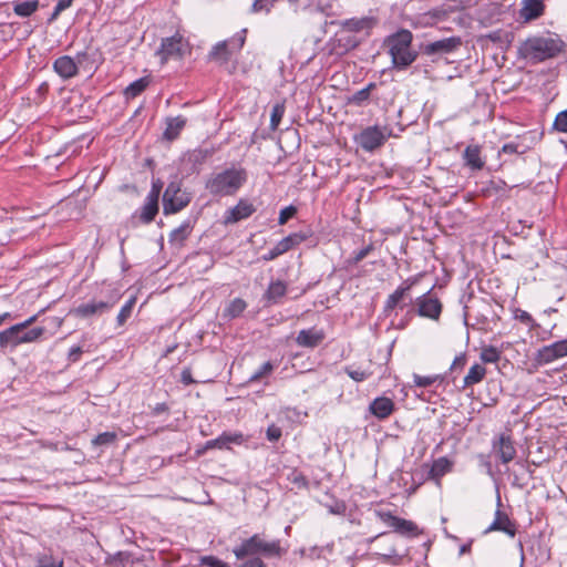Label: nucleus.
<instances>
[{
	"instance_id": "nucleus-1",
	"label": "nucleus",
	"mask_w": 567,
	"mask_h": 567,
	"mask_svg": "<svg viewBox=\"0 0 567 567\" xmlns=\"http://www.w3.org/2000/svg\"><path fill=\"white\" fill-rule=\"evenodd\" d=\"M247 181V173L244 168L225 169L213 176L206 184L213 195H234Z\"/></svg>"
},
{
	"instance_id": "nucleus-2",
	"label": "nucleus",
	"mask_w": 567,
	"mask_h": 567,
	"mask_svg": "<svg viewBox=\"0 0 567 567\" xmlns=\"http://www.w3.org/2000/svg\"><path fill=\"white\" fill-rule=\"evenodd\" d=\"M412 33L408 30H401L388 39L389 53L394 66L404 69L409 66L416 58L411 51Z\"/></svg>"
},
{
	"instance_id": "nucleus-3",
	"label": "nucleus",
	"mask_w": 567,
	"mask_h": 567,
	"mask_svg": "<svg viewBox=\"0 0 567 567\" xmlns=\"http://www.w3.org/2000/svg\"><path fill=\"white\" fill-rule=\"evenodd\" d=\"M24 330L25 329L22 327L14 324L3 331H0V348H16L22 343L37 342L45 331L42 327H37L29 331Z\"/></svg>"
},
{
	"instance_id": "nucleus-4",
	"label": "nucleus",
	"mask_w": 567,
	"mask_h": 567,
	"mask_svg": "<svg viewBox=\"0 0 567 567\" xmlns=\"http://www.w3.org/2000/svg\"><path fill=\"white\" fill-rule=\"evenodd\" d=\"M523 50L527 56L543 61L560 52L561 41L555 38L536 37L528 39L524 43Z\"/></svg>"
},
{
	"instance_id": "nucleus-5",
	"label": "nucleus",
	"mask_w": 567,
	"mask_h": 567,
	"mask_svg": "<svg viewBox=\"0 0 567 567\" xmlns=\"http://www.w3.org/2000/svg\"><path fill=\"white\" fill-rule=\"evenodd\" d=\"M234 554L238 559L255 554L277 556L280 554V546L278 542H266L258 535H254L244 542L239 547L235 548Z\"/></svg>"
},
{
	"instance_id": "nucleus-6",
	"label": "nucleus",
	"mask_w": 567,
	"mask_h": 567,
	"mask_svg": "<svg viewBox=\"0 0 567 567\" xmlns=\"http://www.w3.org/2000/svg\"><path fill=\"white\" fill-rule=\"evenodd\" d=\"M390 134L386 126H369L358 135L357 142L364 151L372 152L383 145Z\"/></svg>"
},
{
	"instance_id": "nucleus-7",
	"label": "nucleus",
	"mask_w": 567,
	"mask_h": 567,
	"mask_svg": "<svg viewBox=\"0 0 567 567\" xmlns=\"http://www.w3.org/2000/svg\"><path fill=\"white\" fill-rule=\"evenodd\" d=\"M189 52L188 43L181 35L166 38L162 41L161 49L157 54L161 56L162 63L169 59H182Z\"/></svg>"
},
{
	"instance_id": "nucleus-8",
	"label": "nucleus",
	"mask_w": 567,
	"mask_h": 567,
	"mask_svg": "<svg viewBox=\"0 0 567 567\" xmlns=\"http://www.w3.org/2000/svg\"><path fill=\"white\" fill-rule=\"evenodd\" d=\"M163 200L164 213L172 214L186 207L190 202V196L182 192L177 183H171L164 193Z\"/></svg>"
},
{
	"instance_id": "nucleus-9",
	"label": "nucleus",
	"mask_w": 567,
	"mask_h": 567,
	"mask_svg": "<svg viewBox=\"0 0 567 567\" xmlns=\"http://www.w3.org/2000/svg\"><path fill=\"white\" fill-rule=\"evenodd\" d=\"M377 516L401 535L416 536L419 534V528L412 520L400 518L385 511L377 512Z\"/></svg>"
},
{
	"instance_id": "nucleus-10",
	"label": "nucleus",
	"mask_w": 567,
	"mask_h": 567,
	"mask_svg": "<svg viewBox=\"0 0 567 567\" xmlns=\"http://www.w3.org/2000/svg\"><path fill=\"white\" fill-rule=\"evenodd\" d=\"M566 355L567 339L540 348L536 354V360L540 364H547Z\"/></svg>"
},
{
	"instance_id": "nucleus-11",
	"label": "nucleus",
	"mask_w": 567,
	"mask_h": 567,
	"mask_svg": "<svg viewBox=\"0 0 567 567\" xmlns=\"http://www.w3.org/2000/svg\"><path fill=\"white\" fill-rule=\"evenodd\" d=\"M492 532H503L509 537H514L516 534V527L506 513L497 509L493 523L485 529L484 533L488 534Z\"/></svg>"
},
{
	"instance_id": "nucleus-12",
	"label": "nucleus",
	"mask_w": 567,
	"mask_h": 567,
	"mask_svg": "<svg viewBox=\"0 0 567 567\" xmlns=\"http://www.w3.org/2000/svg\"><path fill=\"white\" fill-rule=\"evenodd\" d=\"M417 307L419 315L430 319H437L442 310L440 301L427 295H424L417 299Z\"/></svg>"
},
{
	"instance_id": "nucleus-13",
	"label": "nucleus",
	"mask_w": 567,
	"mask_h": 567,
	"mask_svg": "<svg viewBox=\"0 0 567 567\" xmlns=\"http://www.w3.org/2000/svg\"><path fill=\"white\" fill-rule=\"evenodd\" d=\"M461 44L458 38H446L439 41L431 42L424 47V53L443 54L453 52Z\"/></svg>"
},
{
	"instance_id": "nucleus-14",
	"label": "nucleus",
	"mask_w": 567,
	"mask_h": 567,
	"mask_svg": "<svg viewBox=\"0 0 567 567\" xmlns=\"http://www.w3.org/2000/svg\"><path fill=\"white\" fill-rule=\"evenodd\" d=\"M254 210L255 209L251 204L240 200L235 207L226 212L224 224H235L241 219L248 218Z\"/></svg>"
},
{
	"instance_id": "nucleus-15",
	"label": "nucleus",
	"mask_w": 567,
	"mask_h": 567,
	"mask_svg": "<svg viewBox=\"0 0 567 567\" xmlns=\"http://www.w3.org/2000/svg\"><path fill=\"white\" fill-rule=\"evenodd\" d=\"M112 306L110 303L104 301H92L72 309L71 313L80 318H87L95 315H101L107 311Z\"/></svg>"
},
{
	"instance_id": "nucleus-16",
	"label": "nucleus",
	"mask_w": 567,
	"mask_h": 567,
	"mask_svg": "<svg viewBox=\"0 0 567 567\" xmlns=\"http://www.w3.org/2000/svg\"><path fill=\"white\" fill-rule=\"evenodd\" d=\"M53 68L54 71L63 79H70L78 73V65L69 55H63L56 59Z\"/></svg>"
},
{
	"instance_id": "nucleus-17",
	"label": "nucleus",
	"mask_w": 567,
	"mask_h": 567,
	"mask_svg": "<svg viewBox=\"0 0 567 567\" xmlns=\"http://www.w3.org/2000/svg\"><path fill=\"white\" fill-rule=\"evenodd\" d=\"M393 401L385 396L374 399L369 406L370 412L378 419L388 417L393 412Z\"/></svg>"
},
{
	"instance_id": "nucleus-18",
	"label": "nucleus",
	"mask_w": 567,
	"mask_h": 567,
	"mask_svg": "<svg viewBox=\"0 0 567 567\" xmlns=\"http://www.w3.org/2000/svg\"><path fill=\"white\" fill-rule=\"evenodd\" d=\"M324 338V333L321 330L317 329H308L301 330L297 338L296 342L300 347L313 348L318 346Z\"/></svg>"
},
{
	"instance_id": "nucleus-19",
	"label": "nucleus",
	"mask_w": 567,
	"mask_h": 567,
	"mask_svg": "<svg viewBox=\"0 0 567 567\" xmlns=\"http://www.w3.org/2000/svg\"><path fill=\"white\" fill-rule=\"evenodd\" d=\"M494 449L498 453L503 463L513 461L516 455L513 442L505 435L499 436L498 443L494 445Z\"/></svg>"
},
{
	"instance_id": "nucleus-20",
	"label": "nucleus",
	"mask_w": 567,
	"mask_h": 567,
	"mask_svg": "<svg viewBox=\"0 0 567 567\" xmlns=\"http://www.w3.org/2000/svg\"><path fill=\"white\" fill-rule=\"evenodd\" d=\"M543 12L544 3L542 0H524L520 17L526 21H530L540 17Z\"/></svg>"
},
{
	"instance_id": "nucleus-21",
	"label": "nucleus",
	"mask_w": 567,
	"mask_h": 567,
	"mask_svg": "<svg viewBox=\"0 0 567 567\" xmlns=\"http://www.w3.org/2000/svg\"><path fill=\"white\" fill-rule=\"evenodd\" d=\"M308 238V235L303 233H293L289 236L281 239L279 243H277L275 246L277 247V250L282 255L287 252L288 250L297 247L301 243H303Z\"/></svg>"
},
{
	"instance_id": "nucleus-22",
	"label": "nucleus",
	"mask_w": 567,
	"mask_h": 567,
	"mask_svg": "<svg viewBox=\"0 0 567 567\" xmlns=\"http://www.w3.org/2000/svg\"><path fill=\"white\" fill-rule=\"evenodd\" d=\"M464 159L467 166L472 169L478 171L484 166V161L481 158V148L477 145H470L464 151Z\"/></svg>"
},
{
	"instance_id": "nucleus-23",
	"label": "nucleus",
	"mask_w": 567,
	"mask_h": 567,
	"mask_svg": "<svg viewBox=\"0 0 567 567\" xmlns=\"http://www.w3.org/2000/svg\"><path fill=\"white\" fill-rule=\"evenodd\" d=\"M413 284V281L409 284L406 282L405 286L399 287L393 293H391L385 301L384 311H390L400 305V302H402L408 296V292L410 291Z\"/></svg>"
},
{
	"instance_id": "nucleus-24",
	"label": "nucleus",
	"mask_w": 567,
	"mask_h": 567,
	"mask_svg": "<svg viewBox=\"0 0 567 567\" xmlns=\"http://www.w3.org/2000/svg\"><path fill=\"white\" fill-rule=\"evenodd\" d=\"M374 20L372 18H353L346 20L342 23L343 29L350 32H360L364 30H369L373 27Z\"/></svg>"
},
{
	"instance_id": "nucleus-25",
	"label": "nucleus",
	"mask_w": 567,
	"mask_h": 567,
	"mask_svg": "<svg viewBox=\"0 0 567 567\" xmlns=\"http://www.w3.org/2000/svg\"><path fill=\"white\" fill-rule=\"evenodd\" d=\"M158 200L156 192H150L147 200L143 206L141 218L145 223H151L158 212Z\"/></svg>"
},
{
	"instance_id": "nucleus-26",
	"label": "nucleus",
	"mask_w": 567,
	"mask_h": 567,
	"mask_svg": "<svg viewBox=\"0 0 567 567\" xmlns=\"http://www.w3.org/2000/svg\"><path fill=\"white\" fill-rule=\"evenodd\" d=\"M186 120L182 116L168 118L164 136L169 141L176 138L179 135L181 131L184 128Z\"/></svg>"
},
{
	"instance_id": "nucleus-27",
	"label": "nucleus",
	"mask_w": 567,
	"mask_h": 567,
	"mask_svg": "<svg viewBox=\"0 0 567 567\" xmlns=\"http://www.w3.org/2000/svg\"><path fill=\"white\" fill-rule=\"evenodd\" d=\"M486 374V369L481 364H474L470 368L467 374L464 377V386H470L481 382Z\"/></svg>"
},
{
	"instance_id": "nucleus-28",
	"label": "nucleus",
	"mask_w": 567,
	"mask_h": 567,
	"mask_svg": "<svg viewBox=\"0 0 567 567\" xmlns=\"http://www.w3.org/2000/svg\"><path fill=\"white\" fill-rule=\"evenodd\" d=\"M190 234L189 223H184L179 227L175 228L169 235V243L179 247L186 240Z\"/></svg>"
},
{
	"instance_id": "nucleus-29",
	"label": "nucleus",
	"mask_w": 567,
	"mask_h": 567,
	"mask_svg": "<svg viewBox=\"0 0 567 567\" xmlns=\"http://www.w3.org/2000/svg\"><path fill=\"white\" fill-rule=\"evenodd\" d=\"M39 7L38 0H28L13 3V12L20 17H30Z\"/></svg>"
},
{
	"instance_id": "nucleus-30",
	"label": "nucleus",
	"mask_w": 567,
	"mask_h": 567,
	"mask_svg": "<svg viewBox=\"0 0 567 567\" xmlns=\"http://www.w3.org/2000/svg\"><path fill=\"white\" fill-rule=\"evenodd\" d=\"M286 291L287 287L285 282L280 280L274 281L269 285L265 297L271 302H277L281 297L285 296Z\"/></svg>"
},
{
	"instance_id": "nucleus-31",
	"label": "nucleus",
	"mask_w": 567,
	"mask_h": 567,
	"mask_svg": "<svg viewBox=\"0 0 567 567\" xmlns=\"http://www.w3.org/2000/svg\"><path fill=\"white\" fill-rule=\"evenodd\" d=\"M150 84V79L147 76L141 78L133 83H131L124 91V94L127 99H134L138 94H141Z\"/></svg>"
},
{
	"instance_id": "nucleus-32",
	"label": "nucleus",
	"mask_w": 567,
	"mask_h": 567,
	"mask_svg": "<svg viewBox=\"0 0 567 567\" xmlns=\"http://www.w3.org/2000/svg\"><path fill=\"white\" fill-rule=\"evenodd\" d=\"M246 440L241 433H224L219 437L216 439L217 444H221L223 449H228L230 444L240 445L245 443Z\"/></svg>"
},
{
	"instance_id": "nucleus-33",
	"label": "nucleus",
	"mask_w": 567,
	"mask_h": 567,
	"mask_svg": "<svg viewBox=\"0 0 567 567\" xmlns=\"http://www.w3.org/2000/svg\"><path fill=\"white\" fill-rule=\"evenodd\" d=\"M452 468V463L446 457L437 458L431 468V475L435 478L442 477L444 474L450 472Z\"/></svg>"
},
{
	"instance_id": "nucleus-34",
	"label": "nucleus",
	"mask_w": 567,
	"mask_h": 567,
	"mask_svg": "<svg viewBox=\"0 0 567 567\" xmlns=\"http://www.w3.org/2000/svg\"><path fill=\"white\" fill-rule=\"evenodd\" d=\"M229 50H228V43L226 41H223V42H219L217 43L212 52H210V58L215 61H227L228 58H229Z\"/></svg>"
},
{
	"instance_id": "nucleus-35",
	"label": "nucleus",
	"mask_w": 567,
	"mask_h": 567,
	"mask_svg": "<svg viewBox=\"0 0 567 567\" xmlns=\"http://www.w3.org/2000/svg\"><path fill=\"white\" fill-rule=\"evenodd\" d=\"M246 306L247 305L243 299H234L225 309V316L236 318L246 309Z\"/></svg>"
},
{
	"instance_id": "nucleus-36",
	"label": "nucleus",
	"mask_w": 567,
	"mask_h": 567,
	"mask_svg": "<svg viewBox=\"0 0 567 567\" xmlns=\"http://www.w3.org/2000/svg\"><path fill=\"white\" fill-rule=\"evenodd\" d=\"M480 358L485 363H495L499 360L501 354L496 348L489 346L482 349Z\"/></svg>"
},
{
	"instance_id": "nucleus-37",
	"label": "nucleus",
	"mask_w": 567,
	"mask_h": 567,
	"mask_svg": "<svg viewBox=\"0 0 567 567\" xmlns=\"http://www.w3.org/2000/svg\"><path fill=\"white\" fill-rule=\"evenodd\" d=\"M284 114H285L284 104L277 103L276 105H274V107L271 110V115H270V128L271 130H274V131L277 130Z\"/></svg>"
},
{
	"instance_id": "nucleus-38",
	"label": "nucleus",
	"mask_w": 567,
	"mask_h": 567,
	"mask_svg": "<svg viewBox=\"0 0 567 567\" xmlns=\"http://www.w3.org/2000/svg\"><path fill=\"white\" fill-rule=\"evenodd\" d=\"M117 435L115 432H104L99 434L92 440L94 446L109 445L116 441Z\"/></svg>"
},
{
	"instance_id": "nucleus-39",
	"label": "nucleus",
	"mask_w": 567,
	"mask_h": 567,
	"mask_svg": "<svg viewBox=\"0 0 567 567\" xmlns=\"http://www.w3.org/2000/svg\"><path fill=\"white\" fill-rule=\"evenodd\" d=\"M134 305H135V298L132 297L122 307V309L120 310L117 318H116L120 326L124 324V322L131 316Z\"/></svg>"
},
{
	"instance_id": "nucleus-40",
	"label": "nucleus",
	"mask_w": 567,
	"mask_h": 567,
	"mask_svg": "<svg viewBox=\"0 0 567 567\" xmlns=\"http://www.w3.org/2000/svg\"><path fill=\"white\" fill-rule=\"evenodd\" d=\"M346 373L355 382H362L371 375L370 371L352 368H347Z\"/></svg>"
},
{
	"instance_id": "nucleus-41",
	"label": "nucleus",
	"mask_w": 567,
	"mask_h": 567,
	"mask_svg": "<svg viewBox=\"0 0 567 567\" xmlns=\"http://www.w3.org/2000/svg\"><path fill=\"white\" fill-rule=\"evenodd\" d=\"M553 127L558 132L567 133V110L556 115Z\"/></svg>"
},
{
	"instance_id": "nucleus-42",
	"label": "nucleus",
	"mask_w": 567,
	"mask_h": 567,
	"mask_svg": "<svg viewBox=\"0 0 567 567\" xmlns=\"http://www.w3.org/2000/svg\"><path fill=\"white\" fill-rule=\"evenodd\" d=\"M439 380L437 375H429V377H422L419 374H413V382L416 386L420 388H426L432 385Z\"/></svg>"
},
{
	"instance_id": "nucleus-43",
	"label": "nucleus",
	"mask_w": 567,
	"mask_h": 567,
	"mask_svg": "<svg viewBox=\"0 0 567 567\" xmlns=\"http://www.w3.org/2000/svg\"><path fill=\"white\" fill-rule=\"evenodd\" d=\"M274 367L270 362H265L260 369L258 371H256L250 378H249V381L250 382H254V381H257L261 378H264L265 375H268L271 373Z\"/></svg>"
},
{
	"instance_id": "nucleus-44",
	"label": "nucleus",
	"mask_w": 567,
	"mask_h": 567,
	"mask_svg": "<svg viewBox=\"0 0 567 567\" xmlns=\"http://www.w3.org/2000/svg\"><path fill=\"white\" fill-rule=\"evenodd\" d=\"M297 209L293 207V206H288L284 209L280 210V214H279V224L280 225H284L286 224L291 217L295 216Z\"/></svg>"
},
{
	"instance_id": "nucleus-45",
	"label": "nucleus",
	"mask_w": 567,
	"mask_h": 567,
	"mask_svg": "<svg viewBox=\"0 0 567 567\" xmlns=\"http://www.w3.org/2000/svg\"><path fill=\"white\" fill-rule=\"evenodd\" d=\"M266 436L270 442H277L281 437V429L272 424L268 426Z\"/></svg>"
},
{
	"instance_id": "nucleus-46",
	"label": "nucleus",
	"mask_w": 567,
	"mask_h": 567,
	"mask_svg": "<svg viewBox=\"0 0 567 567\" xmlns=\"http://www.w3.org/2000/svg\"><path fill=\"white\" fill-rule=\"evenodd\" d=\"M203 565L209 566V567H228L225 563L219 560L218 558L214 556H205L200 559Z\"/></svg>"
},
{
	"instance_id": "nucleus-47",
	"label": "nucleus",
	"mask_w": 567,
	"mask_h": 567,
	"mask_svg": "<svg viewBox=\"0 0 567 567\" xmlns=\"http://www.w3.org/2000/svg\"><path fill=\"white\" fill-rule=\"evenodd\" d=\"M61 563L53 560L51 557H43L39 560L37 567H61Z\"/></svg>"
},
{
	"instance_id": "nucleus-48",
	"label": "nucleus",
	"mask_w": 567,
	"mask_h": 567,
	"mask_svg": "<svg viewBox=\"0 0 567 567\" xmlns=\"http://www.w3.org/2000/svg\"><path fill=\"white\" fill-rule=\"evenodd\" d=\"M181 380L184 384L188 385L194 383V379L192 378V372L189 369H184L181 374Z\"/></svg>"
},
{
	"instance_id": "nucleus-49",
	"label": "nucleus",
	"mask_w": 567,
	"mask_h": 567,
	"mask_svg": "<svg viewBox=\"0 0 567 567\" xmlns=\"http://www.w3.org/2000/svg\"><path fill=\"white\" fill-rule=\"evenodd\" d=\"M82 353V349L81 347L76 346V347H72L69 351V359L73 362L78 361L80 355Z\"/></svg>"
},
{
	"instance_id": "nucleus-50",
	"label": "nucleus",
	"mask_w": 567,
	"mask_h": 567,
	"mask_svg": "<svg viewBox=\"0 0 567 567\" xmlns=\"http://www.w3.org/2000/svg\"><path fill=\"white\" fill-rule=\"evenodd\" d=\"M281 254L277 250V247L275 246L272 249H270L266 255L262 256V260L270 261L279 257Z\"/></svg>"
},
{
	"instance_id": "nucleus-51",
	"label": "nucleus",
	"mask_w": 567,
	"mask_h": 567,
	"mask_svg": "<svg viewBox=\"0 0 567 567\" xmlns=\"http://www.w3.org/2000/svg\"><path fill=\"white\" fill-rule=\"evenodd\" d=\"M37 319H38V315H34V316L28 318L25 321L17 323V324L22 327L23 329H27L28 327L33 324L37 321Z\"/></svg>"
},
{
	"instance_id": "nucleus-52",
	"label": "nucleus",
	"mask_w": 567,
	"mask_h": 567,
	"mask_svg": "<svg viewBox=\"0 0 567 567\" xmlns=\"http://www.w3.org/2000/svg\"><path fill=\"white\" fill-rule=\"evenodd\" d=\"M246 567H265V566H264V563L260 559L256 558V559H252V560L248 561L246 564Z\"/></svg>"
},
{
	"instance_id": "nucleus-53",
	"label": "nucleus",
	"mask_w": 567,
	"mask_h": 567,
	"mask_svg": "<svg viewBox=\"0 0 567 567\" xmlns=\"http://www.w3.org/2000/svg\"><path fill=\"white\" fill-rule=\"evenodd\" d=\"M59 9H68L71 7L73 0H59Z\"/></svg>"
},
{
	"instance_id": "nucleus-54",
	"label": "nucleus",
	"mask_w": 567,
	"mask_h": 567,
	"mask_svg": "<svg viewBox=\"0 0 567 567\" xmlns=\"http://www.w3.org/2000/svg\"><path fill=\"white\" fill-rule=\"evenodd\" d=\"M503 152L504 153H515L516 152V145H514V144H505L503 146Z\"/></svg>"
},
{
	"instance_id": "nucleus-55",
	"label": "nucleus",
	"mask_w": 567,
	"mask_h": 567,
	"mask_svg": "<svg viewBox=\"0 0 567 567\" xmlns=\"http://www.w3.org/2000/svg\"><path fill=\"white\" fill-rule=\"evenodd\" d=\"M216 442V439L215 440H210L206 443V449H223L221 447V444H217L215 443Z\"/></svg>"
},
{
	"instance_id": "nucleus-56",
	"label": "nucleus",
	"mask_w": 567,
	"mask_h": 567,
	"mask_svg": "<svg viewBox=\"0 0 567 567\" xmlns=\"http://www.w3.org/2000/svg\"><path fill=\"white\" fill-rule=\"evenodd\" d=\"M369 252V248H365V249H362L358 252V255L355 256V260L357 261H360L362 260Z\"/></svg>"
},
{
	"instance_id": "nucleus-57",
	"label": "nucleus",
	"mask_w": 567,
	"mask_h": 567,
	"mask_svg": "<svg viewBox=\"0 0 567 567\" xmlns=\"http://www.w3.org/2000/svg\"><path fill=\"white\" fill-rule=\"evenodd\" d=\"M64 10H65V9H59V2H58V3H56V6H55V8H54V11H53V13H52V16H51V19H50V20H51V21H52V20H55V19L58 18V16H59L62 11H64Z\"/></svg>"
},
{
	"instance_id": "nucleus-58",
	"label": "nucleus",
	"mask_w": 567,
	"mask_h": 567,
	"mask_svg": "<svg viewBox=\"0 0 567 567\" xmlns=\"http://www.w3.org/2000/svg\"><path fill=\"white\" fill-rule=\"evenodd\" d=\"M162 188V183L159 181L153 183V187L151 192H156L157 197L159 196V192Z\"/></svg>"
},
{
	"instance_id": "nucleus-59",
	"label": "nucleus",
	"mask_w": 567,
	"mask_h": 567,
	"mask_svg": "<svg viewBox=\"0 0 567 567\" xmlns=\"http://www.w3.org/2000/svg\"><path fill=\"white\" fill-rule=\"evenodd\" d=\"M10 317V313L9 312H4L2 315H0V326L3 323V321L6 319H8Z\"/></svg>"
},
{
	"instance_id": "nucleus-60",
	"label": "nucleus",
	"mask_w": 567,
	"mask_h": 567,
	"mask_svg": "<svg viewBox=\"0 0 567 567\" xmlns=\"http://www.w3.org/2000/svg\"><path fill=\"white\" fill-rule=\"evenodd\" d=\"M295 482L298 483L299 485H302V486L306 485V480L302 476L296 477Z\"/></svg>"
},
{
	"instance_id": "nucleus-61",
	"label": "nucleus",
	"mask_w": 567,
	"mask_h": 567,
	"mask_svg": "<svg viewBox=\"0 0 567 567\" xmlns=\"http://www.w3.org/2000/svg\"><path fill=\"white\" fill-rule=\"evenodd\" d=\"M252 9L254 11H258L261 9V2L260 1H256L254 4H252Z\"/></svg>"
},
{
	"instance_id": "nucleus-62",
	"label": "nucleus",
	"mask_w": 567,
	"mask_h": 567,
	"mask_svg": "<svg viewBox=\"0 0 567 567\" xmlns=\"http://www.w3.org/2000/svg\"><path fill=\"white\" fill-rule=\"evenodd\" d=\"M243 44H244V38H241V39L239 40V43H238L237 48H240Z\"/></svg>"
},
{
	"instance_id": "nucleus-63",
	"label": "nucleus",
	"mask_w": 567,
	"mask_h": 567,
	"mask_svg": "<svg viewBox=\"0 0 567 567\" xmlns=\"http://www.w3.org/2000/svg\"><path fill=\"white\" fill-rule=\"evenodd\" d=\"M466 550V547H462L461 551L464 553Z\"/></svg>"
}]
</instances>
